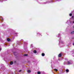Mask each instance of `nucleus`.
<instances>
[{"mask_svg": "<svg viewBox=\"0 0 74 74\" xmlns=\"http://www.w3.org/2000/svg\"><path fill=\"white\" fill-rule=\"evenodd\" d=\"M62 56V54L61 53L60 54L58 55V57H61Z\"/></svg>", "mask_w": 74, "mask_h": 74, "instance_id": "nucleus-3", "label": "nucleus"}, {"mask_svg": "<svg viewBox=\"0 0 74 74\" xmlns=\"http://www.w3.org/2000/svg\"><path fill=\"white\" fill-rule=\"evenodd\" d=\"M73 63V62L71 61H68L67 63V64H71Z\"/></svg>", "mask_w": 74, "mask_h": 74, "instance_id": "nucleus-1", "label": "nucleus"}, {"mask_svg": "<svg viewBox=\"0 0 74 74\" xmlns=\"http://www.w3.org/2000/svg\"><path fill=\"white\" fill-rule=\"evenodd\" d=\"M69 70H68V69H66V72H69Z\"/></svg>", "mask_w": 74, "mask_h": 74, "instance_id": "nucleus-12", "label": "nucleus"}, {"mask_svg": "<svg viewBox=\"0 0 74 74\" xmlns=\"http://www.w3.org/2000/svg\"><path fill=\"white\" fill-rule=\"evenodd\" d=\"M1 49H0V51Z\"/></svg>", "mask_w": 74, "mask_h": 74, "instance_id": "nucleus-25", "label": "nucleus"}, {"mask_svg": "<svg viewBox=\"0 0 74 74\" xmlns=\"http://www.w3.org/2000/svg\"><path fill=\"white\" fill-rule=\"evenodd\" d=\"M34 53H37V52L36 50H34Z\"/></svg>", "mask_w": 74, "mask_h": 74, "instance_id": "nucleus-8", "label": "nucleus"}, {"mask_svg": "<svg viewBox=\"0 0 74 74\" xmlns=\"http://www.w3.org/2000/svg\"><path fill=\"white\" fill-rule=\"evenodd\" d=\"M6 1H7V0H5Z\"/></svg>", "mask_w": 74, "mask_h": 74, "instance_id": "nucleus-26", "label": "nucleus"}, {"mask_svg": "<svg viewBox=\"0 0 74 74\" xmlns=\"http://www.w3.org/2000/svg\"><path fill=\"white\" fill-rule=\"evenodd\" d=\"M74 18V16H72V18Z\"/></svg>", "mask_w": 74, "mask_h": 74, "instance_id": "nucleus-17", "label": "nucleus"}, {"mask_svg": "<svg viewBox=\"0 0 74 74\" xmlns=\"http://www.w3.org/2000/svg\"><path fill=\"white\" fill-rule=\"evenodd\" d=\"M65 60H67V59L66 58H65Z\"/></svg>", "mask_w": 74, "mask_h": 74, "instance_id": "nucleus-20", "label": "nucleus"}, {"mask_svg": "<svg viewBox=\"0 0 74 74\" xmlns=\"http://www.w3.org/2000/svg\"><path fill=\"white\" fill-rule=\"evenodd\" d=\"M38 74H40V71H38L37 73Z\"/></svg>", "mask_w": 74, "mask_h": 74, "instance_id": "nucleus-13", "label": "nucleus"}, {"mask_svg": "<svg viewBox=\"0 0 74 74\" xmlns=\"http://www.w3.org/2000/svg\"><path fill=\"white\" fill-rule=\"evenodd\" d=\"M72 23H74V21H73Z\"/></svg>", "mask_w": 74, "mask_h": 74, "instance_id": "nucleus-21", "label": "nucleus"}, {"mask_svg": "<svg viewBox=\"0 0 74 74\" xmlns=\"http://www.w3.org/2000/svg\"><path fill=\"white\" fill-rule=\"evenodd\" d=\"M22 71V70H20L19 71V72H21Z\"/></svg>", "mask_w": 74, "mask_h": 74, "instance_id": "nucleus-15", "label": "nucleus"}, {"mask_svg": "<svg viewBox=\"0 0 74 74\" xmlns=\"http://www.w3.org/2000/svg\"><path fill=\"white\" fill-rule=\"evenodd\" d=\"M10 64L12 65V64H13V62H10Z\"/></svg>", "mask_w": 74, "mask_h": 74, "instance_id": "nucleus-7", "label": "nucleus"}, {"mask_svg": "<svg viewBox=\"0 0 74 74\" xmlns=\"http://www.w3.org/2000/svg\"><path fill=\"white\" fill-rule=\"evenodd\" d=\"M54 70L55 71H58V70H57L56 69H54Z\"/></svg>", "mask_w": 74, "mask_h": 74, "instance_id": "nucleus-14", "label": "nucleus"}, {"mask_svg": "<svg viewBox=\"0 0 74 74\" xmlns=\"http://www.w3.org/2000/svg\"><path fill=\"white\" fill-rule=\"evenodd\" d=\"M47 3H48V2H46L45 3V4H47Z\"/></svg>", "mask_w": 74, "mask_h": 74, "instance_id": "nucleus-19", "label": "nucleus"}, {"mask_svg": "<svg viewBox=\"0 0 74 74\" xmlns=\"http://www.w3.org/2000/svg\"><path fill=\"white\" fill-rule=\"evenodd\" d=\"M58 37H60V34H58Z\"/></svg>", "mask_w": 74, "mask_h": 74, "instance_id": "nucleus-18", "label": "nucleus"}, {"mask_svg": "<svg viewBox=\"0 0 74 74\" xmlns=\"http://www.w3.org/2000/svg\"><path fill=\"white\" fill-rule=\"evenodd\" d=\"M24 56H27V54H24Z\"/></svg>", "mask_w": 74, "mask_h": 74, "instance_id": "nucleus-10", "label": "nucleus"}, {"mask_svg": "<svg viewBox=\"0 0 74 74\" xmlns=\"http://www.w3.org/2000/svg\"><path fill=\"white\" fill-rule=\"evenodd\" d=\"M0 18L2 21H3V17H1Z\"/></svg>", "mask_w": 74, "mask_h": 74, "instance_id": "nucleus-9", "label": "nucleus"}, {"mask_svg": "<svg viewBox=\"0 0 74 74\" xmlns=\"http://www.w3.org/2000/svg\"><path fill=\"white\" fill-rule=\"evenodd\" d=\"M70 34H74V31L71 32Z\"/></svg>", "mask_w": 74, "mask_h": 74, "instance_id": "nucleus-2", "label": "nucleus"}, {"mask_svg": "<svg viewBox=\"0 0 74 74\" xmlns=\"http://www.w3.org/2000/svg\"><path fill=\"white\" fill-rule=\"evenodd\" d=\"M73 45L74 46V43H73Z\"/></svg>", "mask_w": 74, "mask_h": 74, "instance_id": "nucleus-24", "label": "nucleus"}, {"mask_svg": "<svg viewBox=\"0 0 74 74\" xmlns=\"http://www.w3.org/2000/svg\"><path fill=\"white\" fill-rule=\"evenodd\" d=\"M69 16H72V14L71 13H70L69 14Z\"/></svg>", "mask_w": 74, "mask_h": 74, "instance_id": "nucleus-11", "label": "nucleus"}, {"mask_svg": "<svg viewBox=\"0 0 74 74\" xmlns=\"http://www.w3.org/2000/svg\"><path fill=\"white\" fill-rule=\"evenodd\" d=\"M61 43H63V42H61Z\"/></svg>", "mask_w": 74, "mask_h": 74, "instance_id": "nucleus-27", "label": "nucleus"}, {"mask_svg": "<svg viewBox=\"0 0 74 74\" xmlns=\"http://www.w3.org/2000/svg\"><path fill=\"white\" fill-rule=\"evenodd\" d=\"M64 64H66V63H65V62H64Z\"/></svg>", "mask_w": 74, "mask_h": 74, "instance_id": "nucleus-22", "label": "nucleus"}, {"mask_svg": "<svg viewBox=\"0 0 74 74\" xmlns=\"http://www.w3.org/2000/svg\"><path fill=\"white\" fill-rule=\"evenodd\" d=\"M27 72L28 73H30V72H31V71H30V70H29L27 71Z\"/></svg>", "mask_w": 74, "mask_h": 74, "instance_id": "nucleus-4", "label": "nucleus"}, {"mask_svg": "<svg viewBox=\"0 0 74 74\" xmlns=\"http://www.w3.org/2000/svg\"><path fill=\"white\" fill-rule=\"evenodd\" d=\"M69 20L67 21V22L66 23H67L68 22H69Z\"/></svg>", "mask_w": 74, "mask_h": 74, "instance_id": "nucleus-16", "label": "nucleus"}, {"mask_svg": "<svg viewBox=\"0 0 74 74\" xmlns=\"http://www.w3.org/2000/svg\"><path fill=\"white\" fill-rule=\"evenodd\" d=\"M42 56H45V54H44V53H43L42 54Z\"/></svg>", "mask_w": 74, "mask_h": 74, "instance_id": "nucleus-5", "label": "nucleus"}, {"mask_svg": "<svg viewBox=\"0 0 74 74\" xmlns=\"http://www.w3.org/2000/svg\"><path fill=\"white\" fill-rule=\"evenodd\" d=\"M73 56L74 57V54L73 55Z\"/></svg>", "mask_w": 74, "mask_h": 74, "instance_id": "nucleus-23", "label": "nucleus"}, {"mask_svg": "<svg viewBox=\"0 0 74 74\" xmlns=\"http://www.w3.org/2000/svg\"><path fill=\"white\" fill-rule=\"evenodd\" d=\"M7 41H10V39L9 38H8L7 39Z\"/></svg>", "mask_w": 74, "mask_h": 74, "instance_id": "nucleus-6", "label": "nucleus"}]
</instances>
